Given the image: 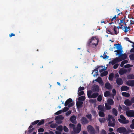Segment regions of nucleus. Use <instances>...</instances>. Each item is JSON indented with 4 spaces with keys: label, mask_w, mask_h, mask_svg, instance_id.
Instances as JSON below:
<instances>
[{
    "label": "nucleus",
    "mask_w": 134,
    "mask_h": 134,
    "mask_svg": "<svg viewBox=\"0 0 134 134\" xmlns=\"http://www.w3.org/2000/svg\"><path fill=\"white\" fill-rule=\"evenodd\" d=\"M114 46H115L117 50L114 51L115 52H116V55H119V57H118L120 61H121L127 58V54L126 53H124L121 54L123 51L122 48V46L120 45V44L118 43L116 44H114Z\"/></svg>",
    "instance_id": "1"
},
{
    "label": "nucleus",
    "mask_w": 134,
    "mask_h": 134,
    "mask_svg": "<svg viewBox=\"0 0 134 134\" xmlns=\"http://www.w3.org/2000/svg\"><path fill=\"white\" fill-rule=\"evenodd\" d=\"M99 39L95 36H93L87 42L88 45L93 48H96L98 45Z\"/></svg>",
    "instance_id": "2"
},
{
    "label": "nucleus",
    "mask_w": 134,
    "mask_h": 134,
    "mask_svg": "<svg viewBox=\"0 0 134 134\" xmlns=\"http://www.w3.org/2000/svg\"><path fill=\"white\" fill-rule=\"evenodd\" d=\"M108 126H109L114 127L115 124V121L114 117L111 115H108Z\"/></svg>",
    "instance_id": "3"
},
{
    "label": "nucleus",
    "mask_w": 134,
    "mask_h": 134,
    "mask_svg": "<svg viewBox=\"0 0 134 134\" xmlns=\"http://www.w3.org/2000/svg\"><path fill=\"white\" fill-rule=\"evenodd\" d=\"M120 118L118 120L120 123L125 124L129 122V121L128 120H126V118L123 115H120Z\"/></svg>",
    "instance_id": "4"
},
{
    "label": "nucleus",
    "mask_w": 134,
    "mask_h": 134,
    "mask_svg": "<svg viewBox=\"0 0 134 134\" xmlns=\"http://www.w3.org/2000/svg\"><path fill=\"white\" fill-rule=\"evenodd\" d=\"M87 129L90 134H96V131L95 129L91 125H88L87 127Z\"/></svg>",
    "instance_id": "5"
},
{
    "label": "nucleus",
    "mask_w": 134,
    "mask_h": 134,
    "mask_svg": "<svg viewBox=\"0 0 134 134\" xmlns=\"http://www.w3.org/2000/svg\"><path fill=\"white\" fill-rule=\"evenodd\" d=\"M81 126L80 124H78L77 127H75V128L73 130L74 132L77 133H78L81 131Z\"/></svg>",
    "instance_id": "6"
},
{
    "label": "nucleus",
    "mask_w": 134,
    "mask_h": 134,
    "mask_svg": "<svg viewBox=\"0 0 134 134\" xmlns=\"http://www.w3.org/2000/svg\"><path fill=\"white\" fill-rule=\"evenodd\" d=\"M125 113L128 117H134V110H129L126 111Z\"/></svg>",
    "instance_id": "7"
},
{
    "label": "nucleus",
    "mask_w": 134,
    "mask_h": 134,
    "mask_svg": "<svg viewBox=\"0 0 134 134\" xmlns=\"http://www.w3.org/2000/svg\"><path fill=\"white\" fill-rule=\"evenodd\" d=\"M63 117L62 115H58L56 116L55 118L56 122L58 124H61L62 122L61 120H63Z\"/></svg>",
    "instance_id": "8"
},
{
    "label": "nucleus",
    "mask_w": 134,
    "mask_h": 134,
    "mask_svg": "<svg viewBox=\"0 0 134 134\" xmlns=\"http://www.w3.org/2000/svg\"><path fill=\"white\" fill-rule=\"evenodd\" d=\"M125 16H124V18L122 17L120 20V21H119L120 19H118L117 21V23L119 24V26H123V24H124L125 23Z\"/></svg>",
    "instance_id": "9"
},
{
    "label": "nucleus",
    "mask_w": 134,
    "mask_h": 134,
    "mask_svg": "<svg viewBox=\"0 0 134 134\" xmlns=\"http://www.w3.org/2000/svg\"><path fill=\"white\" fill-rule=\"evenodd\" d=\"M80 121L82 125L87 124L89 122L88 120L85 117H82Z\"/></svg>",
    "instance_id": "10"
},
{
    "label": "nucleus",
    "mask_w": 134,
    "mask_h": 134,
    "mask_svg": "<svg viewBox=\"0 0 134 134\" xmlns=\"http://www.w3.org/2000/svg\"><path fill=\"white\" fill-rule=\"evenodd\" d=\"M116 131L118 132L122 133L125 132L126 131V130L124 127H120L117 129Z\"/></svg>",
    "instance_id": "11"
},
{
    "label": "nucleus",
    "mask_w": 134,
    "mask_h": 134,
    "mask_svg": "<svg viewBox=\"0 0 134 134\" xmlns=\"http://www.w3.org/2000/svg\"><path fill=\"white\" fill-rule=\"evenodd\" d=\"M92 90L93 92H98L99 91V87L98 85H94L92 87Z\"/></svg>",
    "instance_id": "12"
},
{
    "label": "nucleus",
    "mask_w": 134,
    "mask_h": 134,
    "mask_svg": "<svg viewBox=\"0 0 134 134\" xmlns=\"http://www.w3.org/2000/svg\"><path fill=\"white\" fill-rule=\"evenodd\" d=\"M116 84L119 85H122L123 83V81L122 79L120 78H118L116 80Z\"/></svg>",
    "instance_id": "13"
},
{
    "label": "nucleus",
    "mask_w": 134,
    "mask_h": 134,
    "mask_svg": "<svg viewBox=\"0 0 134 134\" xmlns=\"http://www.w3.org/2000/svg\"><path fill=\"white\" fill-rule=\"evenodd\" d=\"M120 62V60L119 59L118 57H116L114 59L111 60V62H109V63H111L112 65L115 64L116 63H118Z\"/></svg>",
    "instance_id": "14"
},
{
    "label": "nucleus",
    "mask_w": 134,
    "mask_h": 134,
    "mask_svg": "<svg viewBox=\"0 0 134 134\" xmlns=\"http://www.w3.org/2000/svg\"><path fill=\"white\" fill-rule=\"evenodd\" d=\"M126 84L127 85L131 87L134 86V80H130L127 81Z\"/></svg>",
    "instance_id": "15"
},
{
    "label": "nucleus",
    "mask_w": 134,
    "mask_h": 134,
    "mask_svg": "<svg viewBox=\"0 0 134 134\" xmlns=\"http://www.w3.org/2000/svg\"><path fill=\"white\" fill-rule=\"evenodd\" d=\"M76 118L74 115L71 116L70 119V121L73 123L75 124L76 123Z\"/></svg>",
    "instance_id": "16"
},
{
    "label": "nucleus",
    "mask_w": 134,
    "mask_h": 134,
    "mask_svg": "<svg viewBox=\"0 0 134 134\" xmlns=\"http://www.w3.org/2000/svg\"><path fill=\"white\" fill-rule=\"evenodd\" d=\"M95 81L98 82L102 86H103L104 85L102 79L100 77H98L97 79L95 80Z\"/></svg>",
    "instance_id": "17"
},
{
    "label": "nucleus",
    "mask_w": 134,
    "mask_h": 134,
    "mask_svg": "<svg viewBox=\"0 0 134 134\" xmlns=\"http://www.w3.org/2000/svg\"><path fill=\"white\" fill-rule=\"evenodd\" d=\"M124 103L125 105L127 106H130L132 104V102L131 100L130 101L129 99H127L124 101Z\"/></svg>",
    "instance_id": "18"
},
{
    "label": "nucleus",
    "mask_w": 134,
    "mask_h": 134,
    "mask_svg": "<svg viewBox=\"0 0 134 134\" xmlns=\"http://www.w3.org/2000/svg\"><path fill=\"white\" fill-rule=\"evenodd\" d=\"M100 66H97V68L93 70V71L92 73V74H93V72L94 71H95L96 73L95 74H93V76L94 77L96 76H97L98 75V68H99Z\"/></svg>",
    "instance_id": "19"
},
{
    "label": "nucleus",
    "mask_w": 134,
    "mask_h": 134,
    "mask_svg": "<svg viewBox=\"0 0 134 134\" xmlns=\"http://www.w3.org/2000/svg\"><path fill=\"white\" fill-rule=\"evenodd\" d=\"M105 86L106 88L108 90L111 89L112 87L109 82L106 83L105 85Z\"/></svg>",
    "instance_id": "20"
},
{
    "label": "nucleus",
    "mask_w": 134,
    "mask_h": 134,
    "mask_svg": "<svg viewBox=\"0 0 134 134\" xmlns=\"http://www.w3.org/2000/svg\"><path fill=\"white\" fill-rule=\"evenodd\" d=\"M107 103L110 105H113L114 104V102L113 100L111 98H109L107 100Z\"/></svg>",
    "instance_id": "21"
},
{
    "label": "nucleus",
    "mask_w": 134,
    "mask_h": 134,
    "mask_svg": "<svg viewBox=\"0 0 134 134\" xmlns=\"http://www.w3.org/2000/svg\"><path fill=\"white\" fill-rule=\"evenodd\" d=\"M83 102L82 101H79L77 102L76 105L78 108H81L82 107Z\"/></svg>",
    "instance_id": "22"
},
{
    "label": "nucleus",
    "mask_w": 134,
    "mask_h": 134,
    "mask_svg": "<svg viewBox=\"0 0 134 134\" xmlns=\"http://www.w3.org/2000/svg\"><path fill=\"white\" fill-rule=\"evenodd\" d=\"M129 89V87L125 86H123L121 88V90L122 91H127Z\"/></svg>",
    "instance_id": "23"
},
{
    "label": "nucleus",
    "mask_w": 134,
    "mask_h": 134,
    "mask_svg": "<svg viewBox=\"0 0 134 134\" xmlns=\"http://www.w3.org/2000/svg\"><path fill=\"white\" fill-rule=\"evenodd\" d=\"M72 102V99L70 98L67 99L65 102L64 104L65 106H67L70 103Z\"/></svg>",
    "instance_id": "24"
},
{
    "label": "nucleus",
    "mask_w": 134,
    "mask_h": 134,
    "mask_svg": "<svg viewBox=\"0 0 134 134\" xmlns=\"http://www.w3.org/2000/svg\"><path fill=\"white\" fill-rule=\"evenodd\" d=\"M126 72V70L124 69H121L119 70V72L120 75H122L125 73Z\"/></svg>",
    "instance_id": "25"
},
{
    "label": "nucleus",
    "mask_w": 134,
    "mask_h": 134,
    "mask_svg": "<svg viewBox=\"0 0 134 134\" xmlns=\"http://www.w3.org/2000/svg\"><path fill=\"white\" fill-rule=\"evenodd\" d=\"M112 113L113 115L116 116L118 115V112L115 108H113L112 109Z\"/></svg>",
    "instance_id": "26"
},
{
    "label": "nucleus",
    "mask_w": 134,
    "mask_h": 134,
    "mask_svg": "<svg viewBox=\"0 0 134 134\" xmlns=\"http://www.w3.org/2000/svg\"><path fill=\"white\" fill-rule=\"evenodd\" d=\"M114 77V74L112 72L110 73L108 77L109 80L111 81H112L113 80Z\"/></svg>",
    "instance_id": "27"
},
{
    "label": "nucleus",
    "mask_w": 134,
    "mask_h": 134,
    "mask_svg": "<svg viewBox=\"0 0 134 134\" xmlns=\"http://www.w3.org/2000/svg\"><path fill=\"white\" fill-rule=\"evenodd\" d=\"M111 29H112V28H111V27H110V29H108L107 28L106 29V32L108 34L113 35L114 33L112 32V31L111 30Z\"/></svg>",
    "instance_id": "28"
},
{
    "label": "nucleus",
    "mask_w": 134,
    "mask_h": 134,
    "mask_svg": "<svg viewBox=\"0 0 134 134\" xmlns=\"http://www.w3.org/2000/svg\"><path fill=\"white\" fill-rule=\"evenodd\" d=\"M127 78L129 79H134V75L130 74L127 76Z\"/></svg>",
    "instance_id": "29"
},
{
    "label": "nucleus",
    "mask_w": 134,
    "mask_h": 134,
    "mask_svg": "<svg viewBox=\"0 0 134 134\" xmlns=\"http://www.w3.org/2000/svg\"><path fill=\"white\" fill-rule=\"evenodd\" d=\"M110 105L108 104L107 103H105V107L106 109L107 110H109L111 109V107Z\"/></svg>",
    "instance_id": "30"
},
{
    "label": "nucleus",
    "mask_w": 134,
    "mask_h": 134,
    "mask_svg": "<svg viewBox=\"0 0 134 134\" xmlns=\"http://www.w3.org/2000/svg\"><path fill=\"white\" fill-rule=\"evenodd\" d=\"M98 95L99 93L98 92L93 93L92 95L91 98H95L98 96Z\"/></svg>",
    "instance_id": "31"
},
{
    "label": "nucleus",
    "mask_w": 134,
    "mask_h": 134,
    "mask_svg": "<svg viewBox=\"0 0 134 134\" xmlns=\"http://www.w3.org/2000/svg\"><path fill=\"white\" fill-rule=\"evenodd\" d=\"M122 95L124 97H128L130 96V95L129 93L126 92H123L122 93Z\"/></svg>",
    "instance_id": "32"
},
{
    "label": "nucleus",
    "mask_w": 134,
    "mask_h": 134,
    "mask_svg": "<svg viewBox=\"0 0 134 134\" xmlns=\"http://www.w3.org/2000/svg\"><path fill=\"white\" fill-rule=\"evenodd\" d=\"M112 28H113V30L114 32V34L116 35L118 33V32L117 30V27L114 25L112 27Z\"/></svg>",
    "instance_id": "33"
},
{
    "label": "nucleus",
    "mask_w": 134,
    "mask_h": 134,
    "mask_svg": "<svg viewBox=\"0 0 134 134\" xmlns=\"http://www.w3.org/2000/svg\"><path fill=\"white\" fill-rule=\"evenodd\" d=\"M92 91L89 90L87 92V95L88 97L89 98H91L92 96Z\"/></svg>",
    "instance_id": "34"
},
{
    "label": "nucleus",
    "mask_w": 134,
    "mask_h": 134,
    "mask_svg": "<svg viewBox=\"0 0 134 134\" xmlns=\"http://www.w3.org/2000/svg\"><path fill=\"white\" fill-rule=\"evenodd\" d=\"M130 27L129 26L127 27V26H123V28L125 29L124 30V32L125 33H126L129 31L130 29Z\"/></svg>",
    "instance_id": "35"
},
{
    "label": "nucleus",
    "mask_w": 134,
    "mask_h": 134,
    "mask_svg": "<svg viewBox=\"0 0 134 134\" xmlns=\"http://www.w3.org/2000/svg\"><path fill=\"white\" fill-rule=\"evenodd\" d=\"M110 94V92L109 91H106L104 93V96L105 97H107L109 96Z\"/></svg>",
    "instance_id": "36"
},
{
    "label": "nucleus",
    "mask_w": 134,
    "mask_h": 134,
    "mask_svg": "<svg viewBox=\"0 0 134 134\" xmlns=\"http://www.w3.org/2000/svg\"><path fill=\"white\" fill-rule=\"evenodd\" d=\"M85 99V97L84 96H81L79 97L78 98L79 101H84Z\"/></svg>",
    "instance_id": "37"
},
{
    "label": "nucleus",
    "mask_w": 134,
    "mask_h": 134,
    "mask_svg": "<svg viewBox=\"0 0 134 134\" xmlns=\"http://www.w3.org/2000/svg\"><path fill=\"white\" fill-rule=\"evenodd\" d=\"M98 109L100 111H103L104 110V107L101 105H99L98 107Z\"/></svg>",
    "instance_id": "38"
},
{
    "label": "nucleus",
    "mask_w": 134,
    "mask_h": 134,
    "mask_svg": "<svg viewBox=\"0 0 134 134\" xmlns=\"http://www.w3.org/2000/svg\"><path fill=\"white\" fill-rule=\"evenodd\" d=\"M98 114L99 116L101 117H104L105 115L104 113L102 111H100L99 112Z\"/></svg>",
    "instance_id": "39"
},
{
    "label": "nucleus",
    "mask_w": 134,
    "mask_h": 134,
    "mask_svg": "<svg viewBox=\"0 0 134 134\" xmlns=\"http://www.w3.org/2000/svg\"><path fill=\"white\" fill-rule=\"evenodd\" d=\"M108 74V72L107 71H105L100 74V76L103 77L105 76Z\"/></svg>",
    "instance_id": "40"
},
{
    "label": "nucleus",
    "mask_w": 134,
    "mask_h": 134,
    "mask_svg": "<svg viewBox=\"0 0 134 134\" xmlns=\"http://www.w3.org/2000/svg\"><path fill=\"white\" fill-rule=\"evenodd\" d=\"M69 126L70 128L74 130L76 127V125H75L70 123L69 124Z\"/></svg>",
    "instance_id": "41"
},
{
    "label": "nucleus",
    "mask_w": 134,
    "mask_h": 134,
    "mask_svg": "<svg viewBox=\"0 0 134 134\" xmlns=\"http://www.w3.org/2000/svg\"><path fill=\"white\" fill-rule=\"evenodd\" d=\"M57 130L62 131L63 130V126L62 125H60L57 127L56 129Z\"/></svg>",
    "instance_id": "42"
},
{
    "label": "nucleus",
    "mask_w": 134,
    "mask_h": 134,
    "mask_svg": "<svg viewBox=\"0 0 134 134\" xmlns=\"http://www.w3.org/2000/svg\"><path fill=\"white\" fill-rule=\"evenodd\" d=\"M130 59L132 60H134V53H132L129 56Z\"/></svg>",
    "instance_id": "43"
},
{
    "label": "nucleus",
    "mask_w": 134,
    "mask_h": 134,
    "mask_svg": "<svg viewBox=\"0 0 134 134\" xmlns=\"http://www.w3.org/2000/svg\"><path fill=\"white\" fill-rule=\"evenodd\" d=\"M122 109L124 110H129V108L125 105H123L122 107Z\"/></svg>",
    "instance_id": "44"
},
{
    "label": "nucleus",
    "mask_w": 134,
    "mask_h": 134,
    "mask_svg": "<svg viewBox=\"0 0 134 134\" xmlns=\"http://www.w3.org/2000/svg\"><path fill=\"white\" fill-rule=\"evenodd\" d=\"M100 57L103 58V59H105L106 58H108L109 57L106 55L105 53L104 52V53L103 55H101Z\"/></svg>",
    "instance_id": "45"
},
{
    "label": "nucleus",
    "mask_w": 134,
    "mask_h": 134,
    "mask_svg": "<svg viewBox=\"0 0 134 134\" xmlns=\"http://www.w3.org/2000/svg\"><path fill=\"white\" fill-rule=\"evenodd\" d=\"M57 124L55 123L52 124L50 125L51 127L53 128H55L57 127Z\"/></svg>",
    "instance_id": "46"
},
{
    "label": "nucleus",
    "mask_w": 134,
    "mask_h": 134,
    "mask_svg": "<svg viewBox=\"0 0 134 134\" xmlns=\"http://www.w3.org/2000/svg\"><path fill=\"white\" fill-rule=\"evenodd\" d=\"M44 120H41L40 122L38 123L37 125L38 126L41 125L43 124L44 123Z\"/></svg>",
    "instance_id": "47"
},
{
    "label": "nucleus",
    "mask_w": 134,
    "mask_h": 134,
    "mask_svg": "<svg viewBox=\"0 0 134 134\" xmlns=\"http://www.w3.org/2000/svg\"><path fill=\"white\" fill-rule=\"evenodd\" d=\"M97 100L99 102H100L102 100V97L101 95L100 94L98 96L97 99Z\"/></svg>",
    "instance_id": "48"
},
{
    "label": "nucleus",
    "mask_w": 134,
    "mask_h": 134,
    "mask_svg": "<svg viewBox=\"0 0 134 134\" xmlns=\"http://www.w3.org/2000/svg\"><path fill=\"white\" fill-rule=\"evenodd\" d=\"M99 120L101 122H105L106 120L105 118H99Z\"/></svg>",
    "instance_id": "49"
},
{
    "label": "nucleus",
    "mask_w": 134,
    "mask_h": 134,
    "mask_svg": "<svg viewBox=\"0 0 134 134\" xmlns=\"http://www.w3.org/2000/svg\"><path fill=\"white\" fill-rule=\"evenodd\" d=\"M99 134H107V133L105 130L102 129L100 131Z\"/></svg>",
    "instance_id": "50"
},
{
    "label": "nucleus",
    "mask_w": 134,
    "mask_h": 134,
    "mask_svg": "<svg viewBox=\"0 0 134 134\" xmlns=\"http://www.w3.org/2000/svg\"><path fill=\"white\" fill-rule=\"evenodd\" d=\"M84 94V92L83 91H81L78 93V95L79 96L83 95Z\"/></svg>",
    "instance_id": "51"
},
{
    "label": "nucleus",
    "mask_w": 134,
    "mask_h": 134,
    "mask_svg": "<svg viewBox=\"0 0 134 134\" xmlns=\"http://www.w3.org/2000/svg\"><path fill=\"white\" fill-rule=\"evenodd\" d=\"M39 120H37L35 121L32 122L31 123V124L32 125H34L36 124H38V123L39 122Z\"/></svg>",
    "instance_id": "52"
},
{
    "label": "nucleus",
    "mask_w": 134,
    "mask_h": 134,
    "mask_svg": "<svg viewBox=\"0 0 134 134\" xmlns=\"http://www.w3.org/2000/svg\"><path fill=\"white\" fill-rule=\"evenodd\" d=\"M69 110V108L67 107H65L63 109L62 111L63 112H64L66 111Z\"/></svg>",
    "instance_id": "53"
},
{
    "label": "nucleus",
    "mask_w": 134,
    "mask_h": 134,
    "mask_svg": "<svg viewBox=\"0 0 134 134\" xmlns=\"http://www.w3.org/2000/svg\"><path fill=\"white\" fill-rule=\"evenodd\" d=\"M132 66V65L129 64H127L124 65V68H129Z\"/></svg>",
    "instance_id": "54"
},
{
    "label": "nucleus",
    "mask_w": 134,
    "mask_h": 134,
    "mask_svg": "<svg viewBox=\"0 0 134 134\" xmlns=\"http://www.w3.org/2000/svg\"><path fill=\"white\" fill-rule=\"evenodd\" d=\"M95 129H96V133H98L99 132V126H96L95 127Z\"/></svg>",
    "instance_id": "55"
},
{
    "label": "nucleus",
    "mask_w": 134,
    "mask_h": 134,
    "mask_svg": "<svg viewBox=\"0 0 134 134\" xmlns=\"http://www.w3.org/2000/svg\"><path fill=\"white\" fill-rule=\"evenodd\" d=\"M63 130L65 132H68L69 131L68 128L65 126H64Z\"/></svg>",
    "instance_id": "56"
},
{
    "label": "nucleus",
    "mask_w": 134,
    "mask_h": 134,
    "mask_svg": "<svg viewBox=\"0 0 134 134\" xmlns=\"http://www.w3.org/2000/svg\"><path fill=\"white\" fill-rule=\"evenodd\" d=\"M84 87H83L80 86L79 87L78 91L79 92L80 91H82L84 90Z\"/></svg>",
    "instance_id": "57"
},
{
    "label": "nucleus",
    "mask_w": 134,
    "mask_h": 134,
    "mask_svg": "<svg viewBox=\"0 0 134 134\" xmlns=\"http://www.w3.org/2000/svg\"><path fill=\"white\" fill-rule=\"evenodd\" d=\"M96 102V99H91L89 100V102L92 103H95Z\"/></svg>",
    "instance_id": "58"
},
{
    "label": "nucleus",
    "mask_w": 134,
    "mask_h": 134,
    "mask_svg": "<svg viewBox=\"0 0 134 134\" xmlns=\"http://www.w3.org/2000/svg\"><path fill=\"white\" fill-rule=\"evenodd\" d=\"M133 45H132V46L133 47V48H131L130 51V52L131 53H134V43H133Z\"/></svg>",
    "instance_id": "59"
},
{
    "label": "nucleus",
    "mask_w": 134,
    "mask_h": 134,
    "mask_svg": "<svg viewBox=\"0 0 134 134\" xmlns=\"http://www.w3.org/2000/svg\"><path fill=\"white\" fill-rule=\"evenodd\" d=\"M91 113L92 115L94 116H95L96 114V111L95 110H91Z\"/></svg>",
    "instance_id": "60"
},
{
    "label": "nucleus",
    "mask_w": 134,
    "mask_h": 134,
    "mask_svg": "<svg viewBox=\"0 0 134 134\" xmlns=\"http://www.w3.org/2000/svg\"><path fill=\"white\" fill-rule=\"evenodd\" d=\"M124 39L126 41H129V42H130V43H133V42L132 41H131L129 40V38L128 37H125L124 38Z\"/></svg>",
    "instance_id": "61"
},
{
    "label": "nucleus",
    "mask_w": 134,
    "mask_h": 134,
    "mask_svg": "<svg viewBox=\"0 0 134 134\" xmlns=\"http://www.w3.org/2000/svg\"><path fill=\"white\" fill-rule=\"evenodd\" d=\"M74 102H72L68 105V107L69 108L73 106L74 105Z\"/></svg>",
    "instance_id": "62"
},
{
    "label": "nucleus",
    "mask_w": 134,
    "mask_h": 134,
    "mask_svg": "<svg viewBox=\"0 0 134 134\" xmlns=\"http://www.w3.org/2000/svg\"><path fill=\"white\" fill-rule=\"evenodd\" d=\"M44 131V129L42 128H40L38 130V132H43Z\"/></svg>",
    "instance_id": "63"
},
{
    "label": "nucleus",
    "mask_w": 134,
    "mask_h": 134,
    "mask_svg": "<svg viewBox=\"0 0 134 134\" xmlns=\"http://www.w3.org/2000/svg\"><path fill=\"white\" fill-rule=\"evenodd\" d=\"M119 64H116L114 65L113 66V68L114 69H117L119 66Z\"/></svg>",
    "instance_id": "64"
}]
</instances>
